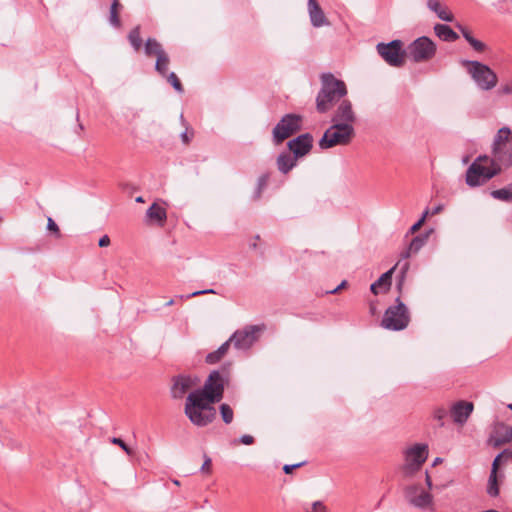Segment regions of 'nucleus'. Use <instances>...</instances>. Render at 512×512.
I'll use <instances>...</instances> for the list:
<instances>
[{"mask_svg": "<svg viewBox=\"0 0 512 512\" xmlns=\"http://www.w3.org/2000/svg\"><path fill=\"white\" fill-rule=\"evenodd\" d=\"M120 8L121 4L119 0H113L110 7L109 23L115 28H119L121 26V21L119 18Z\"/></svg>", "mask_w": 512, "mask_h": 512, "instance_id": "29", "label": "nucleus"}, {"mask_svg": "<svg viewBox=\"0 0 512 512\" xmlns=\"http://www.w3.org/2000/svg\"><path fill=\"white\" fill-rule=\"evenodd\" d=\"M297 161L298 158L292 153L281 152L276 159V165L281 173L287 174L297 165Z\"/></svg>", "mask_w": 512, "mask_h": 512, "instance_id": "22", "label": "nucleus"}, {"mask_svg": "<svg viewBox=\"0 0 512 512\" xmlns=\"http://www.w3.org/2000/svg\"><path fill=\"white\" fill-rule=\"evenodd\" d=\"M428 445L417 443L407 448L404 453L405 462L402 467L404 476L409 477L417 472L428 458Z\"/></svg>", "mask_w": 512, "mask_h": 512, "instance_id": "9", "label": "nucleus"}, {"mask_svg": "<svg viewBox=\"0 0 512 512\" xmlns=\"http://www.w3.org/2000/svg\"><path fill=\"white\" fill-rule=\"evenodd\" d=\"M302 117L297 114H286L273 128L274 144L278 145L301 129Z\"/></svg>", "mask_w": 512, "mask_h": 512, "instance_id": "10", "label": "nucleus"}, {"mask_svg": "<svg viewBox=\"0 0 512 512\" xmlns=\"http://www.w3.org/2000/svg\"><path fill=\"white\" fill-rule=\"evenodd\" d=\"M262 331V327L258 325H249L244 327L242 330L234 332L229 341L238 350H248L258 340L259 332Z\"/></svg>", "mask_w": 512, "mask_h": 512, "instance_id": "13", "label": "nucleus"}, {"mask_svg": "<svg viewBox=\"0 0 512 512\" xmlns=\"http://www.w3.org/2000/svg\"><path fill=\"white\" fill-rule=\"evenodd\" d=\"M410 314L406 305L398 297L396 305L389 306L381 320V326L391 331H401L407 328Z\"/></svg>", "mask_w": 512, "mask_h": 512, "instance_id": "7", "label": "nucleus"}, {"mask_svg": "<svg viewBox=\"0 0 512 512\" xmlns=\"http://www.w3.org/2000/svg\"><path fill=\"white\" fill-rule=\"evenodd\" d=\"M199 379L189 375H178L173 378V384L171 387V396L174 399H181L184 395L194 388Z\"/></svg>", "mask_w": 512, "mask_h": 512, "instance_id": "17", "label": "nucleus"}, {"mask_svg": "<svg viewBox=\"0 0 512 512\" xmlns=\"http://www.w3.org/2000/svg\"><path fill=\"white\" fill-rule=\"evenodd\" d=\"M428 215H431V211H430L429 209H426V210L423 212V214H422V216H421V218H420V219H424V221H425V220H426V218L428 217Z\"/></svg>", "mask_w": 512, "mask_h": 512, "instance_id": "53", "label": "nucleus"}, {"mask_svg": "<svg viewBox=\"0 0 512 512\" xmlns=\"http://www.w3.org/2000/svg\"><path fill=\"white\" fill-rule=\"evenodd\" d=\"M217 292L214 289H204V290H198L194 291L188 295H180V299H190L196 296L204 295V294H216Z\"/></svg>", "mask_w": 512, "mask_h": 512, "instance_id": "38", "label": "nucleus"}, {"mask_svg": "<svg viewBox=\"0 0 512 512\" xmlns=\"http://www.w3.org/2000/svg\"><path fill=\"white\" fill-rule=\"evenodd\" d=\"M379 289H381V287L379 285H376V282L372 283L370 286V290L374 295H377L379 293Z\"/></svg>", "mask_w": 512, "mask_h": 512, "instance_id": "50", "label": "nucleus"}, {"mask_svg": "<svg viewBox=\"0 0 512 512\" xmlns=\"http://www.w3.org/2000/svg\"><path fill=\"white\" fill-rule=\"evenodd\" d=\"M136 202H138V203H143V202H144L143 197H142V196L137 197V198H136Z\"/></svg>", "mask_w": 512, "mask_h": 512, "instance_id": "58", "label": "nucleus"}, {"mask_svg": "<svg viewBox=\"0 0 512 512\" xmlns=\"http://www.w3.org/2000/svg\"><path fill=\"white\" fill-rule=\"evenodd\" d=\"M428 235L416 236L412 239L408 249L403 253L404 258L410 257L411 254L417 253L425 244Z\"/></svg>", "mask_w": 512, "mask_h": 512, "instance_id": "28", "label": "nucleus"}, {"mask_svg": "<svg viewBox=\"0 0 512 512\" xmlns=\"http://www.w3.org/2000/svg\"><path fill=\"white\" fill-rule=\"evenodd\" d=\"M191 137L192 135L189 136L187 130L181 133V139L184 144H189V142L191 141Z\"/></svg>", "mask_w": 512, "mask_h": 512, "instance_id": "49", "label": "nucleus"}, {"mask_svg": "<svg viewBox=\"0 0 512 512\" xmlns=\"http://www.w3.org/2000/svg\"><path fill=\"white\" fill-rule=\"evenodd\" d=\"M347 285V281L343 280L338 286L340 287V290L344 288Z\"/></svg>", "mask_w": 512, "mask_h": 512, "instance_id": "56", "label": "nucleus"}, {"mask_svg": "<svg viewBox=\"0 0 512 512\" xmlns=\"http://www.w3.org/2000/svg\"><path fill=\"white\" fill-rule=\"evenodd\" d=\"M491 196L494 199L505 201V202H512V188L510 184L508 187H504L498 190H493L491 192Z\"/></svg>", "mask_w": 512, "mask_h": 512, "instance_id": "31", "label": "nucleus"}, {"mask_svg": "<svg viewBox=\"0 0 512 512\" xmlns=\"http://www.w3.org/2000/svg\"><path fill=\"white\" fill-rule=\"evenodd\" d=\"M468 43L477 52H483L486 49V44L474 37Z\"/></svg>", "mask_w": 512, "mask_h": 512, "instance_id": "39", "label": "nucleus"}, {"mask_svg": "<svg viewBox=\"0 0 512 512\" xmlns=\"http://www.w3.org/2000/svg\"><path fill=\"white\" fill-rule=\"evenodd\" d=\"M403 43L401 40H392L389 43H378V54L393 67H401L404 64Z\"/></svg>", "mask_w": 512, "mask_h": 512, "instance_id": "12", "label": "nucleus"}, {"mask_svg": "<svg viewBox=\"0 0 512 512\" xmlns=\"http://www.w3.org/2000/svg\"><path fill=\"white\" fill-rule=\"evenodd\" d=\"M443 210V205H438L431 210V215H436Z\"/></svg>", "mask_w": 512, "mask_h": 512, "instance_id": "51", "label": "nucleus"}, {"mask_svg": "<svg viewBox=\"0 0 512 512\" xmlns=\"http://www.w3.org/2000/svg\"><path fill=\"white\" fill-rule=\"evenodd\" d=\"M303 510L304 512H328L327 506L320 500L314 501L311 504H304Z\"/></svg>", "mask_w": 512, "mask_h": 512, "instance_id": "35", "label": "nucleus"}, {"mask_svg": "<svg viewBox=\"0 0 512 512\" xmlns=\"http://www.w3.org/2000/svg\"><path fill=\"white\" fill-rule=\"evenodd\" d=\"M473 403L467 401H458L451 407V416L453 421L458 424H464L473 411Z\"/></svg>", "mask_w": 512, "mask_h": 512, "instance_id": "20", "label": "nucleus"}, {"mask_svg": "<svg viewBox=\"0 0 512 512\" xmlns=\"http://www.w3.org/2000/svg\"><path fill=\"white\" fill-rule=\"evenodd\" d=\"M407 269H408V263H405L404 267L402 268V275L403 276L406 273Z\"/></svg>", "mask_w": 512, "mask_h": 512, "instance_id": "57", "label": "nucleus"}, {"mask_svg": "<svg viewBox=\"0 0 512 512\" xmlns=\"http://www.w3.org/2000/svg\"><path fill=\"white\" fill-rule=\"evenodd\" d=\"M167 78V81L173 86V88L179 92H183V86L178 79L177 75L174 72H171L165 76Z\"/></svg>", "mask_w": 512, "mask_h": 512, "instance_id": "37", "label": "nucleus"}, {"mask_svg": "<svg viewBox=\"0 0 512 512\" xmlns=\"http://www.w3.org/2000/svg\"><path fill=\"white\" fill-rule=\"evenodd\" d=\"M405 500L413 507L425 510L432 506L433 496L417 484L408 485L404 489Z\"/></svg>", "mask_w": 512, "mask_h": 512, "instance_id": "14", "label": "nucleus"}, {"mask_svg": "<svg viewBox=\"0 0 512 512\" xmlns=\"http://www.w3.org/2000/svg\"><path fill=\"white\" fill-rule=\"evenodd\" d=\"M339 290H340V287H339V286H337L336 288H334V289H332V290L327 291V293H329V294H335V293H337Z\"/></svg>", "mask_w": 512, "mask_h": 512, "instance_id": "54", "label": "nucleus"}, {"mask_svg": "<svg viewBox=\"0 0 512 512\" xmlns=\"http://www.w3.org/2000/svg\"><path fill=\"white\" fill-rule=\"evenodd\" d=\"M441 462H442V458L437 457V458H435V460L433 462V466H435V465H437V464H439Z\"/></svg>", "mask_w": 512, "mask_h": 512, "instance_id": "55", "label": "nucleus"}, {"mask_svg": "<svg viewBox=\"0 0 512 512\" xmlns=\"http://www.w3.org/2000/svg\"><path fill=\"white\" fill-rule=\"evenodd\" d=\"M425 480H426V485H427L428 489H431L432 481H431V478H430L428 472H425Z\"/></svg>", "mask_w": 512, "mask_h": 512, "instance_id": "52", "label": "nucleus"}, {"mask_svg": "<svg viewBox=\"0 0 512 512\" xmlns=\"http://www.w3.org/2000/svg\"><path fill=\"white\" fill-rule=\"evenodd\" d=\"M287 146L298 159L310 153L313 147V136L310 133H304L290 140Z\"/></svg>", "mask_w": 512, "mask_h": 512, "instance_id": "16", "label": "nucleus"}, {"mask_svg": "<svg viewBox=\"0 0 512 512\" xmlns=\"http://www.w3.org/2000/svg\"><path fill=\"white\" fill-rule=\"evenodd\" d=\"M320 80L321 88L316 97V109L319 113H326L345 97L348 91L345 82L337 79L332 73H323Z\"/></svg>", "mask_w": 512, "mask_h": 512, "instance_id": "1", "label": "nucleus"}, {"mask_svg": "<svg viewBox=\"0 0 512 512\" xmlns=\"http://www.w3.org/2000/svg\"><path fill=\"white\" fill-rule=\"evenodd\" d=\"M230 345H231V343L228 339L217 350L209 353L206 356V362L208 364H215V363L219 362L227 354V352L230 348Z\"/></svg>", "mask_w": 512, "mask_h": 512, "instance_id": "26", "label": "nucleus"}, {"mask_svg": "<svg viewBox=\"0 0 512 512\" xmlns=\"http://www.w3.org/2000/svg\"><path fill=\"white\" fill-rule=\"evenodd\" d=\"M205 460L201 466V471L204 473H210L211 471V459L207 455L204 456Z\"/></svg>", "mask_w": 512, "mask_h": 512, "instance_id": "42", "label": "nucleus"}, {"mask_svg": "<svg viewBox=\"0 0 512 512\" xmlns=\"http://www.w3.org/2000/svg\"><path fill=\"white\" fill-rule=\"evenodd\" d=\"M463 64L467 66L468 73L481 90L489 91L496 87L498 77L489 66L474 60H466Z\"/></svg>", "mask_w": 512, "mask_h": 512, "instance_id": "8", "label": "nucleus"}, {"mask_svg": "<svg viewBox=\"0 0 512 512\" xmlns=\"http://www.w3.org/2000/svg\"><path fill=\"white\" fill-rule=\"evenodd\" d=\"M230 367L231 364L227 363L221 367V370L212 371L204 386L191 393L212 404L219 402L223 397L224 386L229 381Z\"/></svg>", "mask_w": 512, "mask_h": 512, "instance_id": "2", "label": "nucleus"}, {"mask_svg": "<svg viewBox=\"0 0 512 512\" xmlns=\"http://www.w3.org/2000/svg\"><path fill=\"white\" fill-rule=\"evenodd\" d=\"M396 269V265L389 269L387 272L383 273L378 280H376V285H379L381 289L387 291L391 286V278Z\"/></svg>", "mask_w": 512, "mask_h": 512, "instance_id": "33", "label": "nucleus"}, {"mask_svg": "<svg viewBox=\"0 0 512 512\" xmlns=\"http://www.w3.org/2000/svg\"><path fill=\"white\" fill-rule=\"evenodd\" d=\"M222 420L225 424H230L234 418V412L228 404H221L219 407Z\"/></svg>", "mask_w": 512, "mask_h": 512, "instance_id": "36", "label": "nucleus"}, {"mask_svg": "<svg viewBox=\"0 0 512 512\" xmlns=\"http://www.w3.org/2000/svg\"><path fill=\"white\" fill-rule=\"evenodd\" d=\"M434 32L441 40L446 42H453L458 39V34L445 24H436Z\"/></svg>", "mask_w": 512, "mask_h": 512, "instance_id": "24", "label": "nucleus"}, {"mask_svg": "<svg viewBox=\"0 0 512 512\" xmlns=\"http://www.w3.org/2000/svg\"><path fill=\"white\" fill-rule=\"evenodd\" d=\"M424 224V219H419L416 223H414L411 228H410V232L411 233H415L417 232L421 226Z\"/></svg>", "mask_w": 512, "mask_h": 512, "instance_id": "48", "label": "nucleus"}, {"mask_svg": "<svg viewBox=\"0 0 512 512\" xmlns=\"http://www.w3.org/2000/svg\"><path fill=\"white\" fill-rule=\"evenodd\" d=\"M144 52L147 56H156L157 58L166 53L162 45L155 38H148L146 40Z\"/></svg>", "mask_w": 512, "mask_h": 512, "instance_id": "25", "label": "nucleus"}, {"mask_svg": "<svg viewBox=\"0 0 512 512\" xmlns=\"http://www.w3.org/2000/svg\"><path fill=\"white\" fill-rule=\"evenodd\" d=\"M512 440V428L506 425L496 427L494 434L490 437L489 443L493 447H500Z\"/></svg>", "mask_w": 512, "mask_h": 512, "instance_id": "21", "label": "nucleus"}, {"mask_svg": "<svg viewBox=\"0 0 512 512\" xmlns=\"http://www.w3.org/2000/svg\"><path fill=\"white\" fill-rule=\"evenodd\" d=\"M146 215L149 219L155 220L161 224H163L167 218L166 210L163 207L157 205L156 203L152 204L148 208Z\"/></svg>", "mask_w": 512, "mask_h": 512, "instance_id": "27", "label": "nucleus"}, {"mask_svg": "<svg viewBox=\"0 0 512 512\" xmlns=\"http://www.w3.org/2000/svg\"><path fill=\"white\" fill-rule=\"evenodd\" d=\"M456 27L460 30V32L462 33L463 37L465 38V40L467 42H469L471 40V38L473 37L471 35V33L465 28L463 27L462 25L460 24H457Z\"/></svg>", "mask_w": 512, "mask_h": 512, "instance_id": "44", "label": "nucleus"}, {"mask_svg": "<svg viewBox=\"0 0 512 512\" xmlns=\"http://www.w3.org/2000/svg\"><path fill=\"white\" fill-rule=\"evenodd\" d=\"M170 59L167 53L162 54L156 59L155 70L161 75L166 76L168 73V66Z\"/></svg>", "mask_w": 512, "mask_h": 512, "instance_id": "30", "label": "nucleus"}, {"mask_svg": "<svg viewBox=\"0 0 512 512\" xmlns=\"http://www.w3.org/2000/svg\"><path fill=\"white\" fill-rule=\"evenodd\" d=\"M510 186H511V188H512V182L510 183Z\"/></svg>", "mask_w": 512, "mask_h": 512, "instance_id": "62", "label": "nucleus"}, {"mask_svg": "<svg viewBox=\"0 0 512 512\" xmlns=\"http://www.w3.org/2000/svg\"><path fill=\"white\" fill-rule=\"evenodd\" d=\"M110 441H111V443L121 447L128 455H132V453H133L132 450L126 445V443L122 439L113 437V438H111Z\"/></svg>", "mask_w": 512, "mask_h": 512, "instance_id": "40", "label": "nucleus"}, {"mask_svg": "<svg viewBox=\"0 0 512 512\" xmlns=\"http://www.w3.org/2000/svg\"><path fill=\"white\" fill-rule=\"evenodd\" d=\"M184 413L191 423L198 427L207 426L216 417V409L213 404L191 392L186 398Z\"/></svg>", "mask_w": 512, "mask_h": 512, "instance_id": "4", "label": "nucleus"}, {"mask_svg": "<svg viewBox=\"0 0 512 512\" xmlns=\"http://www.w3.org/2000/svg\"><path fill=\"white\" fill-rule=\"evenodd\" d=\"M508 408H509L510 410H512V404H509V405H508Z\"/></svg>", "mask_w": 512, "mask_h": 512, "instance_id": "61", "label": "nucleus"}, {"mask_svg": "<svg viewBox=\"0 0 512 512\" xmlns=\"http://www.w3.org/2000/svg\"><path fill=\"white\" fill-rule=\"evenodd\" d=\"M355 121L356 114L353 110L352 103L347 99L342 100L334 111L331 122L354 126Z\"/></svg>", "mask_w": 512, "mask_h": 512, "instance_id": "18", "label": "nucleus"}, {"mask_svg": "<svg viewBox=\"0 0 512 512\" xmlns=\"http://www.w3.org/2000/svg\"><path fill=\"white\" fill-rule=\"evenodd\" d=\"M304 464V462H300V463H297V464H292V465H285L283 467V471L286 473V474H290L294 469L298 468V467H301L302 465Z\"/></svg>", "mask_w": 512, "mask_h": 512, "instance_id": "45", "label": "nucleus"}, {"mask_svg": "<svg viewBox=\"0 0 512 512\" xmlns=\"http://www.w3.org/2000/svg\"><path fill=\"white\" fill-rule=\"evenodd\" d=\"M355 136L352 125L332 123L319 141L321 149H329L337 145H348Z\"/></svg>", "mask_w": 512, "mask_h": 512, "instance_id": "6", "label": "nucleus"}, {"mask_svg": "<svg viewBox=\"0 0 512 512\" xmlns=\"http://www.w3.org/2000/svg\"><path fill=\"white\" fill-rule=\"evenodd\" d=\"M268 181H269L268 173H264L261 176H259V178L257 180V186H256V189L254 192V199L257 200L261 197V194H262L263 190L266 188Z\"/></svg>", "mask_w": 512, "mask_h": 512, "instance_id": "34", "label": "nucleus"}, {"mask_svg": "<svg viewBox=\"0 0 512 512\" xmlns=\"http://www.w3.org/2000/svg\"><path fill=\"white\" fill-rule=\"evenodd\" d=\"M239 441L244 445H251L254 443V438L251 435H242Z\"/></svg>", "mask_w": 512, "mask_h": 512, "instance_id": "46", "label": "nucleus"}, {"mask_svg": "<svg viewBox=\"0 0 512 512\" xmlns=\"http://www.w3.org/2000/svg\"><path fill=\"white\" fill-rule=\"evenodd\" d=\"M174 304V300L173 299H170L165 305L166 306H171Z\"/></svg>", "mask_w": 512, "mask_h": 512, "instance_id": "59", "label": "nucleus"}, {"mask_svg": "<svg viewBox=\"0 0 512 512\" xmlns=\"http://www.w3.org/2000/svg\"><path fill=\"white\" fill-rule=\"evenodd\" d=\"M427 7L442 21L452 22L454 19L453 14L448 10L447 7L441 5L439 0H427Z\"/></svg>", "mask_w": 512, "mask_h": 512, "instance_id": "23", "label": "nucleus"}, {"mask_svg": "<svg viewBox=\"0 0 512 512\" xmlns=\"http://www.w3.org/2000/svg\"><path fill=\"white\" fill-rule=\"evenodd\" d=\"M445 416H446V410L443 408H439V409L435 410V412H434V418L436 420L440 421L441 425H443L442 420L444 419Z\"/></svg>", "mask_w": 512, "mask_h": 512, "instance_id": "43", "label": "nucleus"}, {"mask_svg": "<svg viewBox=\"0 0 512 512\" xmlns=\"http://www.w3.org/2000/svg\"><path fill=\"white\" fill-rule=\"evenodd\" d=\"M490 163L502 168L512 166V131L509 127L500 128L491 145Z\"/></svg>", "mask_w": 512, "mask_h": 512, "instance_id": "3", "label": "nucleus"}, {"mask_svg": "<svg viewBox=\"0 0 512 512\" xmlns=\"http://www.w3.org/2000/svg\"><path fill=\"white\" fill-rule=\"evenodd\" d=\"M47 229L53 232L57 238L60 237L59 227L51 217H48L47 219Z\"/></svg>", "mask_w": 512, "mask_h": 512, "instance_id": "41", "label": "nucleus"}, {"mask_svg": "<svg viewBox=\"0 0 512 512\" xmlns=\"http://www.w3.org/2000/svg\"><path fill=\"white\" fill-rule=\"evenodd\" d=\"M173 483H174L175 485H177V486H179V485H180V482H179L178 480H173Z\"/></svg>", "mask_w": 512, "mask_h": 512, "instance_id": "60", "label": "nucleus"}, {"mask_svg": "<svg viewBox=\"0 0 512 512\" xmlns=\"http://www.w3.org/2000/svg\"><path fill=\"white\" fill-rule=\"evenodd\" d=\"M98 245L100 247H107L110 245V238L108 235H104L99 239Z\"/></svg>", "mask_w": 512, "mask_h": 512, "instance_id": "47", "label": "nucleus"}, {"mask_svg": "<svg viewBox=\"0 0 512 512\" xmlns=\"http://www.w3.org/2000/svg\"><path fill=\"white\" fill-rule=\"evenodd\" d=\"M500 173V168L490 163L489 156L480 155L469 166L466 172V183L470 187L485 184Z\"/></svg>", "mask_w": 512, "mask_h": 512, "instance_id": "5", "label": "nucleus"}, {"mask_svg": "<svg viewBox=\"0 0 512 512\" xmlns=\"http://www.w3.org/2000/svg\"><path fill=\"white\" fill-rule=\"evenodd\" d=\"M512 459V451L510 449H505L501 453H499L493 463L491 468V473L488 479L487 493L491 497H496L499 494L498 487V469L503 464Z\"/></svg>", "mask_w": 512, "mask_h": 512, "instance_id": "15", "label": "nucleus"}, {"mask_svg": "<svg viewBox=\"0 0 512 512\" xmlns=\"http://www.w3.org/2000/svg\"><path fill=\"white\" fill-rule=\"evenodd\" d=\"M436 49V44L430 38L422 36L409 45L408 53L414 62L420 63L432 59L436 54Z\"/></svg>", "mask_w": 512, "mask_h": 512, "instance_id": "11", "label": "nucleus"}, {"mask_svg": "<svg viewBox=\"0 0 512 512\" xmlns=\"http://www.w3.org/2000/svg\"><path fill=\"white\" fill-rule=\"evenodd\" d=\"M128 40L133 49L138 52L142 46V39L140 36V27L136 26L128 34Z\"/></svg>", "mask_w": 512, "mask_h": 512, "instance_id": "32", "label": "nucleus"}, {"mask_svg": "<svg viewBox=\"0 0 512 512\" xmlns=\"http://www.w3.org/2000/svg\"><path fill=\"white\" fill-rule=\"evenodd\" d=\"M307 10L310 18L311 25L315 28H320L323 26H329L330 22L325 16L322 8L320 7L317 0H308L307 1Z\"/></svg>", "mask_w": 512, "mask_h": 512, "instance_id": "19", "label": "nucleus"}]
</instances>
